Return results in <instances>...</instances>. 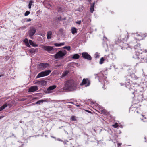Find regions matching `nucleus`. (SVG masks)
<instances>
[{"label":"nucleus","instance_id":"obj_1","mask_svg":"<svg viewBox=\"0 0 147 147\" xmlns=\"http://www.w3.org/2000/svg\"><path fill=\"white\" fill-rule=\"evenodd\" d=\"M78 84L72 80H68L65 82L64 86L62 89L64 90L73 91L77 88Z\"/></svg>","mask_w":147,"mask_h":147},{"label":"nucleus","instance_id":"obj_2","mask_svg":"<svg viewBox=\"0 0 147 147\" xmlns=\"http://www.w3.org/2000/svg\"><path fill=\"white\" fill-rule=\"evenodd\" d=\"M67 53V52L65 50H61L54 55L53 56L55 59H62Z\"/></svg>","mask_w":147,"mask_h":147},{"label":"nucleus","instance_id":"obj_3","mask_svg":"<svg viewBox=\"0 0 147 147\" xmlns=\"http://www.w3.org/2000/svg\"><path fill=\"white\" fill-rule=\"evenodd\" d=\"M42 48L44 50L51 54L54 53L57 51V48H55L50 46L44 45Z\"/></svg>","mask_w":147,"mask_h":147},{"label":"nucleus","instance_id":"obj_4","mask_svg":"<svg viewBox=\"0 0 147 147\" xmlns=\"http://www.w3.org/2000/svg\"><path fill=\"white\" fill-rule=\"evenodd\" d=\"M126 87L128 88L129 91V93L131 98H134L135 94V89H133L131 87H130V86L128 85V84H126Z\"/></svg>","mask_w":147,"mask_h":147},{"label":"nucleus","instance_id":"obj_5","mask_svg":"<svg viewBox=\"0 0 147 147\" xmlns=\"http://www.w3.org/2000/svg\"><path fill=\"white\" fill-rule=\"evenodd\" d=\"M128 37H125L126 39L122 37H118L117 39H116L115 42V44H119L121 43L124 44V42L126 41Z\"/></svg>","mask_w":147,"mask_h":147},{"label":"nucleus","instance_id":"obj_6","mask_svg":"<svg viewBox=\"0 0 147 147\" xmlns=\"http://www.w3.org/2000/svg\"><path fill=\"white\" fill-rule=\"evenodd\" d=\"M49 65L48 63H41L38 65V69L39 70H42L49 67Z\"/></svg>","mask_w":147,"mask_h":147},{"label":"nucleus","instance_id":"obj_7","mask_svg":"<svg viewBox=\"0 0 147 147\" xmlns=\"http://www.w3.org/2000/svg\"><path fill=\"white\" fill-rule=\"evenodd\" d=\"M134 98V99L137 100L139 102H142L143 100V94L141 93H138L135 95Z\"/></svg>","mask_w":147,"mask_h":147},{"label":"nucleus","instance_id":"obj_8","mask_svg":"<svg viewBox=\"0 0 147 147\" xmlns=\"http://www.w3.org/2000/svg\"><path fill=\"white\" fill-rule=\"evenodd\" d=\"M82 57L84 59L88 60L90 61L92 60L91 56L87 52H84L82 53Z\"/></svg>","mask_w":147,"mask_h":147},{"label":"nucleus","instance_id":"obj_9","mask_svg":"<svg viewBox=\"0 0 147 147\" xmlns=\"http://www.w3.org/2000/svg\"><path fill=\"white\" fill-rule=\"evenodd\" d=\"M146 54L145 53L141 54H140L136 58L138 60H140L141 61L139 62L141 63L146 60Z\"/></svg>","mask_w":147,"mask_h":147},{"label":"nucleus","instance_id":"obj_10","mask_svg":"<svg viewBox=\"0 0 147 147\" xmlns=\"http://www.w3.org/2000/svg\"><path fill=\"white\" fill-rule=\"evenodd\" d=\"M126 79L127 80V83H129V84H130V82L131 81L132 82V81L131 80V78L133 79H137V77L134 74H131L129 76H126Z\"/></svg>","mask_w":147,"mask_h":147},{"label":"nucleus","instance_id":"obj_11","mask_svg":"<svg viewBox=\"0 0 147 147\" xmlns=\"http://www.w3.org/2000/svg\"><path fill=\"white\" fill-rule=\"evenodd\" d=\"M36 32V28L34 27H31L28 31L30 37H32L35 34Z\"/></svg>","mask_w":147,"mask_h":147},{"label":"nucleus","instance_id":"obj_12","mask_svg":"<svg viewBox=\"0 0 147 147\" xmlns=\"http://www.w3.org/2000/svg\"><path fill=\"white\" fill-rule=\"evenodd\" d=\"M90 84V81L88 79H83L82 82H81L80 85V86L85 85L86 86H88Z\"/></svg>","mask_w":147,"mask_h":147},{"label":"nucleus","instance_id":"obj_13","mask_svg":"<svg viewBox=\"0 0 147 147\" xmlns=\"http://www.w3.org/2000/svg\"><path fill=\"white\" fill-rule=\"evenodd\" d=\"M38 88L36 86H33L30 87L28 89V92H34L38 90Z\"/></svg>","mask_w":147,"mask_h":147},{"label":"nucleus","instance_id":"obj_14","mask_svg":"<svg viewBox=\"0 0 147 147\" xmlns=\"http://www.w3.org/2000/svg\"><path fill=\"white\" fill-rule=\"evenodd\" d=\"M57 87L55 85H52L50 86L47 89V91H46L45 93H51V91L56 88Z\"/></svg>","mask_w":147,"mask_h":147},{"label":"nucleus","instance_id":"obj_15","mask_svg":"<svg viewBox=\"0 0 147 147\" xmlns=\"http://www.w3.org/2000/svg\"><path fill=\"white\" fill-rule=\"evenodd\" d=\"M36 83L37 84L41 86H44L46 85L47 82L45 80H37Z\"/></svg>","mask_w":147,"mask_h":147},{"label":"nucleus","instance_id":"obj_16","mask_svg":"<svg viewBox=\"0 0 147 147\" xmlns=\"http://www.w3.org/2000/svg\"><path fill=\"white\" fill-rule=\"evenodd\" d=\"M105 59H107V61L108 60H109L110 59H113L114 58V57L113 56V55L112 53H110L109 54V55L106 57H105Z\"/></svg>","mask_w":147,"mask_h":147},{"label":"nucleus","instance_id":"obj_17","mask_svg":"<svg viewBox=\"0 0 147 147\" xmlns=\"http://www.w3.org/2000/svg\"><path fill=\"white\" fill-rule=\"evenodd\" d=\"M30 53L32 54H35L36 52L38 51V49L37 48H32L29 49Z\"/></svg>","mask_w":147,"mask_h":147},{"label":"nucleus","instance_id":"obj_18","mask_svg":"<svg viewBox=\"0 0 147 147\" xmlns=\"http://www.w3.org/2000/svg\"><path fill=\"white\" fill-rule=\"evenodd\" d=\"M95 3L94 2L93 3L91 4V6L90 7V11L91 13H92L94 10V7Z\"/></svg>","mask_w":147,"mask_h":147},{"label":"nucleus","instance_id":"obj_19","mask_svg":"<svg viewBox=\"0 0 147 147\" xmlns=\"http://www.w3.org/2000/svg\"><path fill=\"white\" fill-rule=\"evenodd\" d=\"M29 43L30 45L32 46L33 47H37L38 46V45L34 42L32 41L31 40H29Z\"/></svg>","mask_w":147,"mask_h":147},{"label":"nucleus","instance_id":"obj_20","mask_svg":"<svg viewBox=\"0 0 147 147\" xmlns=\"http://www.w3.org/2000/svg\"><path fill=\"white\" fill-rule=\"evenodd\" d=\"M45 76L48 75L51 72L50 70H46L45 71H42Z\"/></svg>","mask_w":147,"mask_h":147},{"label":"nucleus","instance_id":"obj_21","mask_svg":"<svg viewBox=\"0 0 147 147\" xmlns=\"http://www.w3.org/2000/svg\"><path fill=\"white\" fill-rule=\"evenodd\" d=\"M80 57V56L78 54H76L72 55L71 57L74 59H78Z\"/></svg>","mask_w":147,"mask_h":147},{"label":"nucleus","instance_id":"obj_22","mask_svg":"<svg viewBox=\"0 0 147 147\" xmlns=\"http://www.w3.org/2000/svg\"><path fill=\"white\" fill-rule=\"evenodd\" d=\"M45 76L44 74H43L42 71L40 73L38 74L37 75V76L36 77V78H38L42 77Z\"/></svg>","mask_w":147,"mask_h":147},{"label":"nucleus","instance_id":"obj_23","mask_svg":"<svg viewBox=\"0 0 147 147\" xmlns=\"http://www.w3.org/2000/svg\"><path fill=\"white\" fill-rule=\"evenodd\" d=\"M43 3L45 6H48L49 7H51L52 6V5L49 3L47 1H45L44 2H43Z\"/></svg>","mask_w":147,"mask_h":147},{"label":"nucleus","instance_id":"obj_24","mask_svg":"<svg viewBox=\"0 0 147 147\" xmlns=\"http://www.w3.org/2000/svg\"><path fill=\"white\" fill-rule=\"evenodd\" d=\"M76 42L79 44L82 43L83 42L82 37H78L76 39Z\"/></svg>","mask_w":147,"mask_h":147},{"label":"nucleus","instance_id":"obj_25","mask_svg":"<svg viewBox=\"0 0 147 147\" xmlns=\"http://www.w3.org/2000/svg\"><path fill=\"white\" fill-rule=\"evenodd\" d=\"M65 43H55L54 44V45L56 47H59L61 46H63L64 45Z\"/></svg>","mask_w":147,"mask_h":147},{"label":"nucleus","instance_id":"obj_26","mask_svg":"<svg viewBox=\"0 0 147 147\" xmlns=\"http://www.w3.org/2000/svg\"><path fill=\"white\" fill-rule=\"evenodd\" d=\"M45 101V100H38V101H37L36 102L35 104H38L39 105L42 104L43 102L44 101Z\"/></svg>","mask_w":147,"mask_h":147},{"label":"nucleus","instance_id":"obj_27","mask_svg":"<svg viewBox=\"0 0 147 147\" xmlns=\"http://www.w3.org/2000/svg\"><path fill=\"white\" fill-rule=\"evenodd\" d=\"M34 3V1L32 0H30L29 2V4H28V8L29 9H31V6L32 5V4L33 3Z\"/></svg>","mask_w":147,"mask_h":147},{"label":"nucleus","instance_id":"obj_28","mask_svg":"<svg viewBox=\"0 0 147 147\" xmlns=\"http://www.w3.org/2000/svg\"><path fill=\"white\" fill-rule=\"evenodd\" d=\"M77 29L75 27H73L71 29V32L73 34H75L77 33Z\"/></svg>","mask_w":147,"mask_h":147},{"label":"nucleus","instance_id":"obj_29","mask_svg":"<svg viewBox=\"0 0 147 147\" xmlns=\"http://www.w3.org/2000/svg\"><path fill=\"white\" fill-rule=\"evenodd\" d=\"M70 120L71 121H76V117L75 116H71L70 119Z\"/></svg>","mask_w":147,"mask_h":147},{"label":"nucleus","instance_id":"obj_30","mask_svg":"<svg viewBox=\"0 0 147 147\" xmlns=\"http://www.w3.org/2000/svg\"><path fill=\"white\" fill-rule=\"evenodd\" d=\"M3 58L4 59V61H7L10 58V57L9 55H7L3 57Z\"/></svg>","mask_w":147,"mask_h":147},{"label":"nucleus","instance_id":"obj_31","mask_svg":"<svg viewBox=\"0 0 147 147\" xmlns=\"http://www.w3.org/2000/svg\"><path fill=\"white\" fill-rule=\"evenodd\" d=\"M69 73V71H68L66 70L65 72H64L62 75V77H64L65 76H66V75H67L68 73Z\"/></svg>","mask_w":147,"mask_h":147},{"label":"nucleus","instance_id":"obj_32","mask_svg":"<svg viewBox=\"0 0 147 147\" xmlns=\"http://www.w3.org/2000/svg\"><path fill=\"white\" fill-rule=\"evenodd\" d=\"M105 60V59L104 58V57H102L100 59V64H101L102 63H103V62H104V61Z\"/></svg>","mask_w":147,"mask_h":147},{"label":"nucleus","instance_id":"obj_33","mask_svg":"<svg viewBox=\"0 0 147 147\" xmlns=\"http://www.w3.org/2000/svg\"><path fill=\"white\" fill-rule=\"evenodd\" d=\"M63 48L66 49L68 51H69L71 49V47L70 46H65L63 47Z\"/></svg>","mask_w":147,"mask_h":147},{"label":"nucleus","instance_id":"obj_34","mask_svg":"<svg viewBox=\"0 0 147 147\" xmlns=\"http://www.w3.org/2000/svg\"><path fill=\"white\" fill-rule=\"evenodd\" d=\"M52 34V32L51 31H49L48 32L47 37H51Z\"/></svg>","mask_w":147,"mask_h":147},{"label":"nucleus","instance_id":"obj_35","mask_svg":"<svg viewBox=\"0 0 147 147\" xmlns=\"http://www.w3.org/2000/svg\"><path fill=\"white\" fill-rule=\"evenodd\" d=\"M102 40L103 42H106L108 40L107 38V37H103Z\"/></svg>","mask_w":147,"mask_h":147},{"label":"nucleus","instance_id":"obj_36","mask_svg":"<svg viewBox=\"0 0 147 147\" xmlns=\"http://www.w3.org/2000/svg\"><path fill=\"white\" fill-rule=\"evenodd\" d=\"M7 106V104L5 103L3 105H2L1 107H2L3 109H4Z\"/></svg>","mask_w":147,"mask_h":147},{"label":"nucleus","instance_id":"obj_37","mask_svg":"<svg viewBox=\"0 0 147 147\" xmlns=\"http://www.w3.org/2000/svg\"><path fill=\"white\" fill-rule=\"evenodd\" d=\"M65 18L61 19V17L60 16L59 17H58L57 18H56V20H58L59 21H60V20H65Z\"/></svg>","mask_w":147,"mask_h":147},{"label":"nucleus","instance_id":"obj_38","mask_svg":"<svg viewBox=\"0 0 147 147\" xmlns=\"http://www.w3.org/2000/svg\"><path fill=\"white\" fill-rule=\"evenodd\" d=\"M30 11H27L24 13V16H27L30 14Z\"/></svg>","mask_w":147,"mask_h":147},{"label":"nucleus","instance_id":"obj_39","mask_svg":"<svg viewBox=\"0 0 147 147\" xmlns=\"http://www.w3.org/2000/svg\"><path fill=\"white\" fill-rule=\"evenodd\" d=\"M100 111L102 113H105L106 111L105 110L101 108V109H99Z\"/></svg>","mask_w":147,"mask_h":147},{"label":"nucleus","instance_id":"obj_40","mask_svg":"<svg viewBox=\"0 0 147 147\" xmlns=\"http://www.w3.org/2000/svg\"><path fill=\"white\" fill-rule=\"evenodd\" d=\"M95 58H99V55L97 53H96L95 54Z\"/></svg>","mask_w":147,"mask_h":147},{"label":"nucleus","instance_id":"obj_41","mask_svg":"<svg viewBox=\"0 0 147 147\" xmlns=\"http://www.w3.org/2000/svg\"><path fill=\"white\" fill-rule=\"evenodd\" d=\"M118 126V124L117 123H116L115 124L113 125V127L115 128H117Z\"/></svg>","mask_w":147,"mask_h":147},{"label":"nucleus","instance_id":"obj_42","mask_svg":"<svg viewBox=\"0 0 147 147\" xmlns=\"http://www.w3.org/2000/svg\"><path fill=\"white\" fill-rule=\"evenodd\" d=\"M134 39H135V40H136V42H138V41H139L140 40H142L143 39V38H142L141 39H137L136 38H134Z\"/></svg>","mask_w":147,"mask_h":147},{"label":"nucleus","instance_id":"obj_43","mask_svg":"<svg viewBox=\"0 0 147 147\" xmlns=\"http://www.w3.org/2000/svg\"><path fill=\"white\" fill-rule=\"evenodd\" d=\"M26 45L29 47H31V46L30 45V44H29V42H28V43H26L25 44Z\"/></svg>","mask_w":147,"mask_h":147},{"label":"nucleus","instance_id":"obj_44","mask_svg":"<svg viewBox=\"0 0 147 147\" xmlns=\"http://www.w3.org/2000/svg\"><path fill=\"white\" fill-rule=\"evenodd\" d=\"M26 45L29 47H31V46L30 45V44H29V42H28V43H26L25 44Z\"/></svg>","mask_w":147,"mask_h":147},{"label":"nucleus","instance_id":"obj_45","mask_svg":"<svg viewBox=\"0 0 147 147\" xmlns=\"http://www.w3.org/2000/svg\"><path fill=\"white\" fill-rule=\"evenodd\" d=\"M23 42L25 44H26L28 42V40L27 38H26L23 40Z\"/></svg>","mask_w":147,"mask_h":147},{"label":"nucleus","instance_id":"obj_46","mask_svg":"<svg viewBox=\"0 0 147 147\" xmlns=\"http://www.w3.org/2000/svg\"><path fill=\"white\" fill-rule=\"evenodd\" d=\"M124 45H123L122 46H120V47H121V49H126V47H124Z\"/></svg>","mask_w":147,"mask_h":147},{"label":"nucleus","instance_id":"obj_47","mask_svg":"<svg viewBox=\"0 0 147 147\" xmlns=\"http://www.w3.org/2000/svg\"><path fill=\"white\" fill-rule=\"evenodd\" d=\"M76 23L77 24H80L81 23V21L80 20V21H77L76 22Z\"/></svg>","mask_w":147,"mask_h":147},{"label":"nucleus","instance_id":"obj_48","mask_svg":"<svg viewBox=\"0 0 147 147\" xmlns=\"http://www.w3.org/2000/svg\"><path fill=\"white\" fill-rule=\"evenodd\" d=\"M117 145L118 146L117 147H121L120 146L122 145V143H117Z\"/></svg>","mask_w":147,"mask_h":147},{"label":"nucleus","instance_id":"obj_49","mask_svg":"<svg viewBox=\"0 0 147 147\" xmlns=\"http://www.w3.org/2000/svg\"><path fill=\"white\" fill-rule=\"evenodd\" d=\"M126 84H128V85L129 84V83H127V82H126L125 84V83H120V84H121V86H122V85H125V84L126 85Z\"/></svg>","mask_w":147,"mask_h":147},{"label":"nucleus","instance_id":"obj_50","mask_svg":"<svg viewBox=\"0 0 147 147\" xmlns=\"http://www.w3.org/2000/svg\"><path fill=\"white\" fill-rule=\"evenodd\" d=\"M67 107L69 108L70 109H72L73 108L72 106L70 105H68V106Z\"/></svg>","mask_w":147,"mask_h":147},{"label":"nucleus","instance_id":"obj_51","mask_svg":"<svg viewBox=\"0 0 147 147\" xmlns=\"http://www.w3.org/2000/svg\"><path fill=\"white\" fill-rule=\"evenodd\" d=\"M31 20H32L31 19L29 18L26 21L27 22H30V21H31Z\"/></svg>","mask_w":147,"mask_h":147},{"label":"nucleus","instance_id":"obj_52","mask_svg":"<svg viewBox=\"0 0 147 147\" xmlns=\"http://www.w3.org/2000/svg\"><path fill=\"white\" fill-rule=\"evenodd\" d=\"M3 110V109L2 107H0V111H2Z\"/></svg>","mask_w":147,"mask_h":147},{"label":"nucleus","instance_id":"obj_53","mask_svg":"<svg viewBox=\"0 0 147 147\" xmlns=\"http://www.w3.org/2000/svg\"><path fill=\"white\" fill-rule=\"evenodd\" d=\"M76 106L78 107H80V105H78V103H77L76 104H75Z\"/></svg>","mask_w":147,"mask_h":147},{"label":"nucleus","instance_id":"obj_54","mask_svg":"<svg viewBox=\"0 0 147 147\" xmlns=\"http://www.w3.org/2000/svg\"><path fill=\"white\" fill-rule=\"evenodd\" d=\"M133 108H134V107H131L130 109V110L133 111Z\"/></svg>","mask_w":147,"mask_h":147},{"label":"nucleus","instance_id":"obj_55","mask_svg":"<svg viewBox=\"0 0 147 147\" xmlns=\"http://www.w3.org/2000/svg\"><path fill=\"white\" fill-rule=\"evenodd\" d=\"M140 45L139 43H138V44L136 46H137L139 48V47L140 46Z\"/></svg>","mask_w":147,"mask_h":147},{"label":"nucleus","instance_id":"obj_56","mask_svg":"<svg viewBox=\"0 0 147 147\" xmlns=\"http://www.w3.org/2000/svg\"><path fill=\"white\" fill-rule=\"evenodd\" d=\"M59 31L61 32H63V30L62 29H60L59 30Z\"/></svg>","mask_w":147,"mask_h":147},{"label":"nucleus","instance_id":"obj_57","mask_svg":"<svg viewBox=\"0 0 147 147\" xmlns=\"http://www.w3.org/2000/svg\"><path fill=\"white\" fill-rule=\"evenodd\" d=\"M86 112H88V113H91V111H89V110H86Z\"/></svg>","mask_w":147,"mask_h":147},{"label":"nucleus","instance_id":"obj_58","mask_svg":"<svg viewBox=\"0 0 147 147\" xmlns=\"http://www.w3.org/2000/svg\"><path fill=\"white\" fill-rule=\"evenodd\" d=\"M4 117V116H0V119L3 118Z\"/></svg>","mask_w":147,"mask_h":147},{"label":"nucleus","instance_id":"obj_59","mask_svg":"<svg viewBox=\"0 0 147 147\" xmlns=\"http://www.w3.org/2000/svg\"><path fill=\"white\" fill-rule=\"evenodd\" d=\"M33 99H38V97H34L33 98Z\"/></svg>","mask_w":147,"mask_h":147},{"label":"nucleus","instance_id":"obj_60","mask_svg":"<svg viewBox=\"0 0 147 147\" xmlns=\"http://www.w3.org/2000/svg\"><path fill=\"white\" fill-rule=\"evenodd\" d=\"M94 103L93 101H91L90 104L91 105H92L94 104Z\"/></svg>","mask_w":147,"mask_h":147},{"label":"nucleus","instance_id":"obj_61","mask_svg":"<svg viewBox=\"0 0 147 147\" xmlns=\"http://www.w3.org/2000/svg\"><path fill=\"white\" fill-rule=\"evenodd\" d=\"M69 103H71L72 104H73L75 105L74 103V102H69Z\"/></svg>","mask_w":147,"mask_h":147},{"label":"nucleus","instance_id":"obj_62","mask_svg":"<svg viewBox=\"0 0 147 147\" xmlns=\"http://www.w3.org/2000/svg\"><path fill=\"white\" fill-rule=\"evenodd\" d=\"M9 106L10 107H11V104H7V106Z\"/></svg>","mask_w":147,"mask_h":147},{"label":"nucleus","instance_id":"obj_63","mask_svg":"<svg viewBox=\"0 0 147 147\" xmlns=\"http://www.w3.org/2000/svg\"><path fill=\"white\" fill-rule=\"evenodd\" d=\"M146 61L147 60V54H146Z\"/></svg>","mask_w":147,"mask_h":147},{"label":"nucleus","instance_id":"obj_64","mask_svg":"<svg viewBox=\"0 0 147 147\" xmlns=\"http://www.w3.org/2000/svg\"><path fill=\"white\" fill-rule=\"evenodd\" d=\"M144 51L145 53H146L147 52V50H145Z\"/></svg>","mask_w":147,"mask_h":147}]
</instances>
